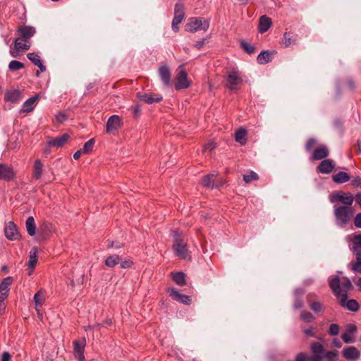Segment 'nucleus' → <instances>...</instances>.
<instances>
[{
  "label": "nucleus",
  "instance_id": "obj_1",
  "mask_svg": "<svg viewBox=\"0 0 361 361\" xmlns=\"http://www.w3.org/2000/svg\"><path fill=\"white\" fill-rule=\"evenodd\" d=\"M329 286L333 293L339 298L340 305L348 310L357 312L359 310V304L354 299L348 300V293L353 289V284L347 277L340 279L339 276H333L329 280Z\"/></svg>",
  "mask_w": 361,
  "mask_h": 361
},
{
  "label": "nucleus",
  "instance_id": "obj_2",
  "mask_svg": "<svg viewBox=\"0 0 361 361\" xmlns=\"http://www.w3.org/2000/svg\"><path fill=\"white\" fill-rule=\"evenodd\" d=\"M310 351L312 356L309 361H322L324 358L336 359L337 352L336 350L326 351L324 345L319 342H312L310 345Z\"/></svg>",
  "mask_w": 361,
  "mask_h": 361
},
{
  "label": "nucleus",
  "instance_id": "obj_3",
  "mask_svg": "<svg viewBox=\"0 0 361 361\" xmlns=\"http://www.w3.org/2000/svg\"><path fill=\"white\" fill-rule=\"evenodd\" d=\"M173 249L176 255L183 259H190V255L187 244L183 238L182 233L178 231H173Z\"/></svg>",
  "mask_w": 361,
  "mask_h": 361
},
{
  "label": "nucleus",
  "instance_id": "obj_4",
  "mask_svg": "<svg viewBox=\"0 0 361 361\" xmlns=\"http://www.w3.org/2000/svg\"><path fill=\"white\" fill-rule=\"evenodd\" d=\"M354 210L351 206H338L334 207V216L336 222L339 226H344L350 222Z\"/></svg>",
  "mask_w": 361,
  "mask_h": 361
},
{
  "label": "nucleus",
  "instance_id": "obj_5",
  "mask_svg": "<svg viewBox=\"0 0 361 361\" xmlns=\"http://www.w3.org/2000/svg\"><path fill=\"white\" fill-rule=\"evenodd\" d=\"M243 82V77L236 69H233L227 73L225 86L230 90H236Z\"/></svg>",
  "mask_w": 361,
  "mask_h": 361
},
{
  "label": "nucleus",
  "instance_id": "obj_6",
  "mask_svg": "<svg viewBox=\"0 0 361 361\" xmlns=\"http://www.w3.org/2000/svg\"><path fill=\"white\" fill-rule=\"evenodd\" d=\"M209 22L203 18H191L186 25V30L195 32L200 30H207L209 28Z\"/></svg>",
  "mask_w": 361,
  "mask_h": 361
},
{
  "label": "nucleus",
  "instance_id": "obj_7",
  "mask_svg": "<svg viewBox=\"0 0 361 361\" xmlns=\"http://www.w3.org/2000/svg\"><path fill=\"white\" fill-rule=\"evenodd\" d=\"M329 200L331 202L334 203L341 202L345 204V206H351L353 201L354 197L351 193H345L342 192H337L330 195Z\"/></svg>",
  "mask_w": 361,
  "mask_h": 361
},
{
  "label": "nucleus",
  "instance_id": "obj_8",
  "mask_svg": "<svg viewBox=\"0 0 361 361\" xmlns=\"http://www.w3.org/2000/svg\"><path fill=\"white\" fill-rule=\"evenodd\" d=\"M122 126V121L118 115L110 116L106 124V131L109 134H116Z\"/></svg>",
  "mask_w": 361,
  "mask_h": 361
},
{
  "label": "nucleus",
  "instance_id": "obj_9",
  "mask_svg": "<svg viewBox=\"0 0 361 361\" xmlns=\"http://www.w3.org/2000/svg\"><path fill=\"white\" fill-rule=\"evenodd\" d=\"M16 175L13 167L6 164H0V180L11 181L15 179Z\"/></svg>",
  "mask_w": 361,
  "mask_h": 361
},
{
  "label": "nucleus",
  "instance_id": "obj_10",
  "mask_svg": "<svg viewBox=\"0 0 361 361\" xmlns=\"http://www.w3.org/2000/svg\"><path fill=\"white\" fill-rule=\"evenodd\" d=\"M190 86V82L188 80L187 73L180 69L176 78L175 88L177 90L186 89Z\"/></svg>",
  "mask_w": 361,
  "mask_h": 361
},
{
  "label": "nucleus",
  "instance_id": "obj_11",
  "mask_svg": "<svg viewBox=\"0 0 361 361\" xmlns=\"http://www.w3.org/2000/svg\"><path fill=\"white\" fill-rule=\"evenodd\" d=\"M85 344V338H82V341H73L74 356L78 361H85L84 350Z\"/></svg>",
  "mask_w": 361,
  "mask_h": 361
},
{
  "label": "nucleus",
  "instance_id": "obj_12",
  "mask_svg": "<svg viewBox=\"0 0 361 361\" xmlns=\"http://www.w3.org/2000/svg\"><path fill=\"white\" fill-rule=\"evenodd\" d=\"M12 283L13 278L8 276L0 283V302H4L8 298Z\"/></svg>",
  "mask_w": 361,
  "mask_h": 361
},
{
  "label": "nucleus",
  "instance_id": "obj_13",
  "mask_svg": "<svg viewBox=\"0 0 361 361\" xmlns=\"http://www.w3.org/2000/svg\"><path fill=\"white\" fill-rule=\"evenodd\" d=\"M335 162L330 159H324L317 167V171L323 174L331 173L335 168Z\"/></svg>",
  "mask_w": 361,
  "mask_h": 361
},
{
  "label": "nucleus",
  "instance_id": "obj_14",
  "mask_svg": "<svg viewBox=\"0 0 361 361\" xmlns=\"http://www.w3.org/2000/svg\"><path fill=\"white\" fill-rule=\"evenodd\" d=\"M30 44L29 42L23 41L22 38L18 37L14 41V49L11 51V54L13 57H16L20 51H27L30 49Z\"/></svg>",
  "mask_w": 361,
  "mask_h": 361
},
{
  "label": "nucleus",
  "instance_id": "obj_15",
  "mask_svg": "<svg viewBox=\"0 0 361 361\" xmlns=\"http://www.w3.org/2000/svg\"><path fill=\"white\" fill-rule=\"evenodd\" d=\"M4 232L6 237L10 240H16L20 238V233L18 231L17 226L13 221H9L6 225Z\"/></svg>",
  "mask_w": 361,
  "mask_h": 361
},
{
  "label": "nucleus",
  "instance_id": "obj_16",
  "mask_svg": "<svg viewBox=\"0 0 361 361\" xmlns=\"http://www.w3.org/2000/svg\"><path fill=\"white\" fill-rule=\"evenodd\" d=\"M17 32L20 35V38H22L23 41L29 42L30 39L35 34L36 30L32 26L21 25L18 27Z\"/></svg>",
  "mask_w": 361,
  "mask_h": 361
},
{
  "label": "nucleus",
  "instance_id": "obj_17",
  "mask_svg": "<svg viewBox=\"0 0 361 361\" xmlns=\"http://www.w3.org/2000/svg\"><path fill=\"white\" fill-rule=\"evenodd\" d=\"M168 292L169 293V295L171 298L185 305H189L191 302V298L190 296L180 293L174 288H169Z\"/></svg>",
  "mask_w": 361,
  "mask_h": 361
},
{
  "label": "nucleus",
  "instance_id": "obj_18",
  "mask_svg": "<svg viewBox=\"0 0 361 361\" xmlns=\"http://www.w3.org/2000/svg\"><path fill=\"white\" fill-rule=\"evenodd\" d=\"M346 240L352 243L350 250L355 253L361 252V234L355 233L346 237Z\"/></svg>",
  "mask_w": 361,
  "mask_h": 361
},
{
  "label": "nucleus",
  "instance_id": "obj_19",
  "mask_svg": "<svg viewBox=\"0 0 361 361\" xmlns=\"http://www.w3.org/2000/svg\"><path fill=\"white\" fill-rule=\"evenodd\" d=\"M39 99V95L36 94L27 99L22 106L20 113H30L35 108L37 102Z\"/></svg>",
  "mask_w": 361,
  "mask_h": 361
},
{
  "label": "nucleus",
  "instance_id": "obj_20",
  "mask_svg": "<svg viewBox=\"0 0 361 361\" xmlns=\"http://www.w3.org/2000/svg\"><path fill=\"white\" fill-rule=\"evenodd\" d=\"M137 98L142 101L145 102L146 104H153L155 102H159L162 100V97L159 94H147L138 92L137 94Z\"/></svg>",
  "mask_w": 361,
  "mask_h": 361
},
{
  "label": "nucleus",
  "instance_id": "obj_21",
  "mask_svg": "<svg viewBox=\"0 0 361 361\" xmlns=\"http://www.w3.org/2000/svg\"><path fill=\"white\" fill-rule=\"evenodd\" d=\"M159 75L164 85L166 87H169L171 80V73L169 66L164 65L159 68Z\"/></svg>",
  "mask_w": 361,
  "mask_h": 361
},
{
  "label": "nucleus",
  "instance_id": "obj_22",
  "mask_svg": "<svg viewBox=\"0 0 361 361\" xmlns=\"http://www.w3.org/2000/svg\"><path fill=\"white\" fill-rule=\"evenodd\" d=\"M70 136L68 134H63L59 137L55 138H50L47 144L50 147L59 148L63 147L68 140Z\"/></svg>",
  "mask_w": 361,
  "mask_h": 361
},
{
  "label": "nucleus",
  "instance_id": "obj_23",
  "mask_svg": "<svg viewBox=\"0 0 361 361\" xmlns=\"http://www.w3.org/2000/svg\"><path fill=\"white\" fill-rule=\"evenodd\" d=\"M329 155V150L328 147L326 145H322L314 150L312 155L310 157V160H321L326 159Z\"/></svg>",
  "mask_w": 361,
  "mask_h": 361
},
{
  "label": "nucleus",
  "instance_id": "obj_24",
  "mask_svg": "<svg viewBox=\"0 0 361 361\" xmlns=\"http://www.w3.org/2000/svg\"><path fill=\"white\" fill-rule=\"evenodd\" d=\"M185 17V7L182 1H179L176 3L174 8V17L176 24H180Z\"/></svg>",
  "mask_w": 361,
  "mask_h": 361
},
{
  "label": "nucleus",
  "instance_id": "obj_25",
  "mask_svg": "<svg viewBox=\"0 0 361 361\" xmlns=\"http://www.w3.org/2000/svg\"><path fill=\"white\" fill-rule=\"evenodd\" d=\"M314 296H315V295L313 293H309L307 295V302L310 309L315 313L322 312L324 310V305L320 301H314L312 300Z\"/></svg>",
  "mask_w": 361,
  "mask_h": 361
},
{
  "label": "nucleus",
  "instance_id": "obj_26",
  "mask_svg": "<svg viewBox=\"0 0 361 361\" xmlns=\"http://www.w3.org/2000/svg\"><path fill=\"white\" fill-rule=\"evenodd\" d=\"M343 355L350 360H357L360 357V352L355 346H349L343 349Z\"/></svg>",
  "mask_w": 361,
  "mask_h": 361
},
{
  "label": "nucleus",
  "instance_id": "obj_27",
  "mask_svg": "<svg viewBox=\"0 0 361 361\" xmlns=\"http://www.w3.org/2000/svg\"><path fill=\"white\" fill-rule=\"evenodd\" d=\"M22 99V92L19 90L6 91L4 94V100L12 103H16Z\"/></svg>",
  "mask_w": 361,
  "mask_h": 361
},
{
  "label": "nucleus",
  "instance_id": "obj_28",
  "mask_svg": "<svg viewBox=\"0 0 361 361\" xmlns=\"http://www.w3.org/2000/svg\"><path fill=\"white\" fill-rule=\"evenodd\" d=\"M217 179H218V174L216 172H214L211 174L204 176L201 180V184L204 187H206L208 188H213L214 186V184L217 182Z\"/></svg>",
  "mask_w": 361,
  "mask_h": 361
},
{
  "label": "nucleus",
  "instance_id": "obj_29",
  "mask_svg": "<svg viewBox=\"0 0 361 361\" xmlns=\"http://www.w3.org/2000/svg\"><path fill=\"white\" fill-rule=\"evenodd\" d=\"M271 18L266 15L262 16L259 20L258 30L260 33L266 32L271 26Z\"/></svg>",
  "mask_w": 361,
  "mask_h": 361
},
{
  "label": "nucleus",
  "instance_id": "obj_30",
  "mask_svg": "<svg viewBox=\"0 0 361 361\" xmlns=\"http://www.w3.org/2000/svg\"><path fill=\"white\" fill-rule=\"evenodd\" d=\"M351 269L354 272L361 274V252H357V253H356V262L352 264ZM355 283L361 290V277L357 279Z\"/></svg>",
  "mask_w": 361,
  "mask_h": 361
},
{
  "label": "nucleus",
  "instance_id": "obj_31",
  "mask_svg": "<svg viewBox=\"0 0 361 361\" xmlns=\"http://www.w3.org/2000/svg\"><path fill=\"white\" fill-rule=\"evenodd\" d=\"M27 59L33 63L35 66H38L41 72H44L46 71V66L43 64L41 61L40 56L35 53H29L27 55Z\"/></svg>",
  "mask_w": 361,
  "mask_h": 361
},
{
  "label": "nucleus",
  "instance_id": "obj_32",
  "mask_svg": "<svg viewBox=\"0 0 361 361\" xmlns=\"http://www.w3.org/2000/svg\"><path fill=\"white\" fill-rule=\"evenodd\" d=\"M305 293V290L302 288H298L294 292V302L293 307L295 309H300L303 307L302 295Z\"/></svg>",
  "mask_w": 361,
  "mask_h": 361
},
{
  "label": "nucleus",
  "instance_id": "obj_33",
  "mask_svg": "<svg viewBox=\"0 0 361 361\" xmlns=\"http://www.w3.org/2000/svg\"><path fill=\"white\" fill-rule=\"evenodd\" d=\"M350 179V176L343 171H339L338 173L333 175L332 180L334 183L338 184H342L348 182Z\"/></svg>",
  "mask_w": 361,
  "mask_h": 361
},
{
  "label": "nucleus",
  "instance_id": "obj_34",
  "mask_svg": "<svg viewBox=\"0 0 361 361\" xmlns=\"http://www.w3.org/2000/svg\"><path fill=\"white\" fill-rule=\"evenodd\" d=\"M43 164L40 159H36L33 165V178L39 180L42 178Z\"/></svg>",
  "mask_w": 361,
  "mask_h": 361
},
{
  "label": "nucleus",
  "instance_id": "obj_35",
  "mask_svg": "<svg viewBox=\"0 0 361 361\" xmlns=\"http://www.w3.org/2000/svg\"><path fill=\"white\" fill-rule=\"evenodd\" d=\"M37 252L38 250L36 247H32L30 252V259L27 264L29 269H33L36 266L37 262Z\"/></svg>",
  "mask_w": 361,
  "mask_h": 361
},
{
  "label": "nucleus",
  "instance_id": "obj_36",
  "mask_svg": "<svg viewBox=\"0 0 361 361\" xmlns=\"http://www.w3.org/2000/svg\"><path fill=\"white\" fill-rule=\"evenodd\" d=\"M271 52L262 51L257 56V60L259 64H265L271 61Z\"/></svg>",
  "mask_w": 361,
  "mask_h": 361
},
{
  "label": "nucleus",
  "instance_id": "obj_37",
  "mask_svg": "<svg viewBox=\"0 0 361 361\" xmlns=\"http://www.w3.org/2000/svg\"><path fill=\"white\" fill-rule=\"evenodd\" d=\"M26 229L30 236H33L36 233V225L32 216H29L25 222Z\"/></svg>",
  "mask_w": 361,
  "mask_h": 361
},
{
  "label": "nucleus",
  "instance_id": "obj_38",
  "mask_svg": "<svg viewBox=\"0 0 361 361\" xmlns=\"http://www.w3.org/2000/svg\"><path fill=\"white\" fill-rule=\"evenodd\" d=\"M120 261L121 257L118 255H112L106 257L104 263L106 267L112 268L118 264Z\"/></svg>",
  "mask_w": 361,
  "mask_h": 361
},
{
  "label": "nucleus",
  "instance_id": "obj_39",
  "mask_svg": "<svg viewBox=\"0 0 361 361\" xmlns=\"http://www.w3.org/2000/svg\"><path fill=\"white\" fill-rule=\"evenodd\" d=\"M34 301L36 305V309L41 307L45 301V293L43 290H39L34 295Z\"/></svg>",
  "mask_w": 361,
  "mask_h": 361
},
{
  "label": "nucleus",
  "instance_id": "obj_40",
  "mask_svg": "<svg viewBox=\"0 0 361 361\" xmlns=\"http://www.w3.org/2000/svg\"><path fill=\"white\" fill-rule=\"evenodd\" d=\"M172 279L178 286H183L185 283V275L183 272L171 273Z\"/></svg>",
  "mask_w": 361,
  "mask_h": 361
},
{
  "label": "nucleus",
  "instance_id": "obj_41",
  "mask_svg": "<svg viewBox=\"0 0 361 361\" xmlns=\"http://www.w3.org/2000/svg\"><path fill=\"white\" fill-rule=\"evenodd\" d=\"M246 135L247 131L243 128H239L235 135V141L240 143L241 145H244L246 142Z\"/></svg>",
  "mask_w": 361,
  "mask_h": 361
},
{
  "label": "nucleus",
  "instance_id": "obj_42",
  "mask_svg": "<svg viewBox=\"0 0 361 361\" xmlns=\"http://www.w3.org/2000/svg\"><path fill=\"white\" fill-rule=\"evenodd\" d=\"M296 39L292 36L290 32H286L283 37V44L286 47H288L295 43Z\"/></svg>",
  "mask_w": 361,
  "mask_h": 361
},
{
  "label": "nucleus",
  "instance_id": "obj_43",
  "mask_svg": "<svg viewBox=\"0 0 361 361\" xmlns=\"http://www.w3.org/2000/svg\"><path fill=\"white\" fill-rule=\"evenodd\" d=\"M240 47L248 54H252L255 52V47L252 44L245 41L240 42Z\"/></svg>",
  "mask_w": 361,
  "mask_h": 361
},
{
  "label": "nucleus",
  "instance_id": "obj_44",
  "mask_svg": "<svg viewBox=\"0 0 361 361\" xmlns=\"http://www.w3.org/2000/svg\"><path fill=\"white\" fill-rule=\"evenodd\" d=\"M24 68V64L18 61L13 60L8 64V68L11 71H18Z\"/></svg>",
  "mask_w": 361,
  "mask_h": 361
},
{
  "label": "nucleus",
  "instance_id": "obj_45",
  "mask_svg": "<svg viewBox=\"0 0 361 361\" xmlns=\"http://www.w3.org/2000/svg\"><path fill=\"white\" fill-rule=\"evenodd\" d=\"M94 139H90L87 142H86L82 149L83 154H89L92 151L94 145Z\"/></svg>",
  "mask_w": 361,
  "mask_h": 361
},
{
  "label": "nucleus",
  "instance_id": "obj_46",
  "mask_svg": "<svg viewBox=\"0 0 361 361\" xmlns=\"http://www.w3.org/2000/svg\"><path fill=\"white\" fill-rule=\"evenodd\" d=\"M259 179L257 173L251 171L248 174L243 175V180L245 183H249L252 180H257Z\"/></svg>",
  "mask_w": 361,
  "mask_h": 361
},
{
  "label": "nucleus",
  "instance_id": "obj_47",
  "mask_svg": "<svg viewBox=\"0 0 361 361\" xmlns=\"http://www.w3.org/2000/svg\"><path fill=\"white\" fill-rule=\"evenodd\" d=\"M300 318L306 322H311L315 319L314 315L307 311H302L300 313Z\"/></svg>",
  "mask_w": 361,
  "mask_h": 361
},
{
  "label": "nucleus",
  "instance_id": "obj_48",
  "mask_svg": "<svg viewBox=\"0 0 361 361\" xmlns=\"http://www.w3.org/2000/svg\"><path fill=\"white\" fill-rule=\"evenodd\" d=\"M317 141L314 138H310L305 144V149L307 152L311 151L313 147L316 145Z\"/></svg>",
  "mask_w": 361,
  "mask_h": 361
},
{
  "label": "nucleus",
  "instance_id": "obj_49",
  "mask_svg": "<svg viewBox=\"0 0 361 361\" xmlns=\"http://www.w3.org/2000/svg\"><path fill=\"white\" fill-rule=\"evenodd\" d=\"M119 264L122 269H128V268L131 267V266L133 265V261L130 259H123L121 257V261H120Z\"/></svg>",
  "mask_w": 361,
  "mask_h": 361
},
{
  "label": "nucleus",
  "instance_id": "obj_50",
  "mask_svg": "<svg viewBox=\"0 0 361 361\" xmlns=\"http://www.w3.org/2000/svg\"><path fill=\"white\" fill-rule=\"evenodd\" d=\"M339 333V326L336 324H332L330 325L329 334L331 336H336Z\"/></svg>",
  "mask_w": 361,
  "mask_h": 361
},
{
  "label": "nucleus",
  "instance_id": "obj_51",
  "mask_svg": "<svg viewBox=\"0 0 361 361\" xmlns=\"http://www.w3.org/2000/svg\"><path fill=\"white\" fill-rule=\"evenodd\" d=\"M310 358L306 353H300L296 355L295 361H309Z\"/></svg>",
  "mask_w": 361,
  "mask_h": 361
},
{
  "label": "nucleus",
  "instance_id": "obj_52",
  "mask_svg": "<svg viewBox=\"0 0 361 361\" xmlns=\"http://www.w3.org/2000/svg\"><path fill=\"white\" fill-rule=\"evenodd\" d=\"M350 334L345 332V333L343 334L341 336L342 339L346 343H350L354 341V339Z\"/></svg>",
  "mask_w": 361,
  "mask_h": 361
},
{
  "label": "nucleus",
  "instance_id": "obj_53",
  "mask_svg": "<svg viewBox=\"0 0 361 361\" xmlns=\"http://www.w3.org/2000/svg\"><path fill=\"white\" fill-rule=\"evenodd\" d=\"M354 225L356 228H361V213H358L355 217Z\"/></svg>",
  "mask_w": 361,
  "mask_h": 361
},
{
  "label": "nucleus",
  "instance_id": "obj_54",
  "mask_svg": "<svg viewBox=\"0 0 361 361\" xmlns=\"http://www.w3.org/2000/svg\"><path fill=\"white\" fill-rule=\"evenodd\" d=\"M56 118L57 121H59V123H63V122H64L65 121H66V119H67V116H66L64 113L59 112V113L56 115Z\"/></svg>",
  "mask_w": 361,
  "mask_h": 361
},
{
  "label": "nucleus",
  "instance_id": "obj_55",
  "mask_svg": "<svg viewBox=\"0 0 361 361\" xmlns=\"http://www.w3.org/2000/svg\"><path fill=\"white\" fill-rule=\"evenodd\" d=\"M351 184L353 186H354L355 188H358V187H361V178H360L359 176L355 178L352 182H351Z\"/></svg>",
  "mask_w": 361,
  "mask_h": 361
},
{
  "label": "nucleus",
  "instance_id": "obj_56",
  "mask_svg": "<svg viewBox=\"0 0 361 361\" xmlns=\"http://www.w3.org/2000/svg\"><path fill=\"white\" fill-rule=\"evenodd\" d=\"M216 147V143L214 142H209L204 145V150L212 151Z\"/></svg>",
  "mask_w": 361,
  "mask_h": 361
},
{
  "label": "nucleus",
  "instance_id": "obj_57",
  "mask_svg": "<svg viewBox=\"0 0 361 361\" xmlns=\"http://www.w3.org/2000/svg\"><path fill=\"white\" fill-rule=\"evenodd\" d=\"M11 355H10V353L6 351H4L2 353L1 361H11Z\"/></svg>",
  "mask_w": 361,
  "mask_h": 361
},
{
  "label": "nucleus",
  "instance_id": "obj_58",
  "mask_svg": "<svg viewBox=\"0 0 361 361\" xmlns=\"http://www.w3.org/2000/svg\"><path fill=\"white\" fill-rule=\"evenodd\" d=\"M347 333L354 334L357 331V327L354 324H348L346 327Z\"/></svg>",
  "mask_w": 361,
  "mask_h": 361
},
{
  "label": "nucleus",
  "instance_id": "obj_59",
  "mask_svg": "<svg viewBox=\"0 0 361 361\" xmlns=\"http://www.w3.org/2000/svg\"><path fill=\"white\" fill-rule=\"evenodd\" d=\"M303 333L307 336H311V337L314 336V329L312 327H310V328L307 329H304L303 330Z\"/></svg>",
  "mask_w": 361,
  "mask_h": 361
},
{
  "label": "nucleus",
  "instance_id": "obj_60",
  "mask_svg": "<svg viewBox=\"0 0 361 361\" xmlns=\"http://www.w3.org/2000/svg\"><path fill=\"white\" fill-rule=\"evenodd\" d=\"M204 40H205V39L203 38V39L196 42V43L194 44V47L195 48H197V49H200L204 44Z\"/></svg>",
  "mask_w": 361,
  "mask_h": 361
},
{
  "label": "nucleus",
  "instance_id": "obj_61",
  "mask_svg": "<svg viewBox=\"0 0 361 361\" xmlns=\"http://www.w3.org/2000/svg\"><path fill=\"white\" fill-rule=\"evenodd\" d=\"M355 151L357 155L361 156V141L358 140L355 146Z\"/></svg>",
  "mask_w": 361,
  "mask_h": 361
},
{
  "label": "nucleus",
  "instance_id": "obj_62",
  "mask_svg": "<svg viewBox=\"0 0 361 361\" xmlns=\"http://www.w3.org/2000/svg\"><path fill=\"white\" fill-rule=\"evenodd\" d=\"M82 154H83L82 149H78L73 154V159L75 160L78 159Z\"/></svg>",
  "mask_w": 361,
  "mask_h": 361
},
{
  "label": "nucleus",
  "instance_id": "obj_63",
  "mask_svg": "<svg viewBox=\"0 0 361 361\" xmlns=\"http://www.w3.org/2000/svg\"><path fill=\"white\" fill-rule=\"evenodd\" d=\"M354 200L357 202V203L361 207V192H358L356 194V195L354 197Z\"/></svg>",
  "mask_w": 361,
  "mask_h": 361
},
{
  "label": "nucleus",
  "instance_id": "obj_64",
  "mask_svg": "<svg viewBox=\"0 0 361 361\" xmlns=\"http://www.w3.org/2000/svg\"><path fill=\"white\" fill-rule=\"evenodd\" d=\"M332 343L334 346L337 348L341 347V342L338 338H334L332 341Z\"/></svg>",
  "mask_w": 361,
  "mask_h": 361
}]
</instances>
